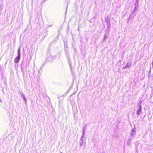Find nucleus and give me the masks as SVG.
Returning <instances> with one entry per match:
<instances>
[{
	"instance_id": "nucleus-5",
	"label": "nucleus",
	"mask_w": 153,
	"mask_h": 153,
	"mask_svg": "<svg viewBox=\"0 0 153 153\" xmlns=\"http://www.w3.org/2000/svg\"><path fill=\"white\" fill-rule=\"evenodd\" d=\"M86 130V128L85 127H83L82 129V131H85Z\"/></svg>"
},
{
	"instance_id": "nucleus-3",
	"label": "nucleus",
	"mask_w": 153,
	"mask_h": 153,
	"mask_svg": "<svg viewBox=\"0 0 153 153\" xmlns=\"http://www.w3.org/2000/svg\"><path fill=\"white\" fill-rule=\"evenodd\" d=\"M135 134V129L133 128L131 132V135L133 136Z\"/></svg>"
},
{
	"instance_id": "nucleus-4",
	"label": "nucleus",
	"mask_w": 153,
	"mask_h": 153,
	"mask_svg": "<svg viewBox=\"0 0 153 153\" xmlns=\"http://www.w3.org/2000/svg\"><path fill=\"white\" fill-rule=\"evenodd\" d=\"M21 96L23 98V99L25 100V101H26V98H25L24 95L22 94L21 95Z\"/></svg>"
},
{
	"instance_id": "nucleus-1",
	"label": "nucleus",
	"mask_w": 153,
	"mask_h": 153,
	"mask_svg": "<svg viewBox=\"0 0 153 153\" xmlns=\"http://www.w3.org/2000/svg\"><path fill=\"white\" fill-rule=\"evenodd\" d=\"M20 48H19L18 50V56L14 60V62L15 63H18V62L19 59H20Z\"/></svg>"
},
{
	"instance_id": "nucleus-2",
	"label": "nucleus",
	"mask_w": 153,
	"mask_h": 153,
	"mask_svg": "<svg viewBox=\"0 0 153 153\" xmlns=\"http://www.w3.org/2000/svg\"><path fill=\"white\" fill-rule=\"evenodd\" d=\"M141 102H140V105H139V108L138 109V110L137 111V114L138 115L139 114H140L141 112Z\"/></svg>"
},
{
	"instance_id": "nucleus-7",
	"label": "nucleus",
	"mask_w": 153,
	"mask_h": 153,
	"mask_svg": "<svg viewBox=\"0 0 153 153\" xmlns=\"http://www.w3.org/2000/svg\"><path fill=\"white\" fill-rule=\"evenodd\" d=\"M60 153H62V152H61Z\"/></svg>"
},
{
	"instance_id": "nucleus-6",
	"label": "nucleus",
	"mask_w": 153,
	"mask_h": 153,
	"mask_svg": "<svg viewBox=\"0 0 153 153\" xmlns=\"http://www.w3.org/2000/svg\"><path fill=\"white\" fill-rule=\"evenodd\" d=\"M82 134H83V135H84L85 134V131H83Z\"/></svg>"
}]
</instances>
